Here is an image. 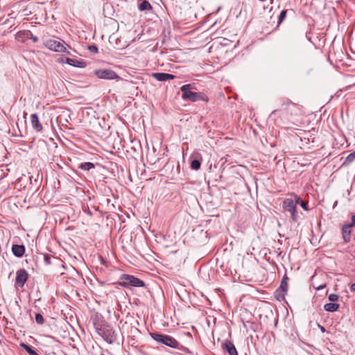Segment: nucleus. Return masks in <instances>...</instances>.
<instances>
[{"mask_svg": "<svg viewBox=\"0 0 355 355\" xmlns=\"http://www.w3.org/2000/svg\"><path fill=\"white\" fill-rule=\"evenodd\" d=\"M301 108L297 104L294 103L291 100L286 99L281 103L280 108L273 110L269 118L274 121L277 126L285 128L292 129L299 126L301 121L299 116L301 115Z\"/></svg>", "mask_w": 355, "mask_h": 355, "instance_id": "f257e3e1", "label": "nucleus"}, {"mask_svg": "<svg viewBox=\"0 0 355 355\" xmlns=\"http://www.w3.org/2000/svg\"><path fill=\"white\" fill-rule=\"evenodd\" d=\"M96 332L110 344L116 342L117 333L107 322H94Z\"/></svg>", "mask_w": 355, "mask_h": 355, "instance_id": "f03ea898", "label": "nucleus"}, {"mask_svg": "<svg viewBox=\"0 0 355 355\" xmlns=\"http://www.w3.org/2000/svg\"><path fill=\"white\" fill-rule=\"evenodd\" d=\"M195 89L193 84L184 85L180 87L182 92V98L191 102L204 101L208 102V96L203 92H195L192 90Z\"/></svg>", "mask_w": 355, "mask_h": 355, "instance_id": "7ed1b4c3", "label": "nucleus"}, {"mask_svg": "<svg viewBox=\"0 0 355 355\" xmlns=\"http://www.w3.org/2000/svg\"><path fill=\"white\" fill-rule=\"evenodd\" d=\"M116 284L124 288H130V286L143 287L145 286L144 282L140 279L127 274L122 275L119 281Z\"/></svg>", "mask_w": 355, "mask_h": 355, "instance_id": "20e7f679", "label": "nucleus"}, {"mask_svg": "<svg viewBox=\"0 0 355 355\" xmlns=\"http://www.w3.org/2000/svg\"><path fill=\"white\" fill-rule=\"evenodd\" d=\"M64 44L65 42L59 38H58V40L48 39L44 41V46L48 49L55 52L66 53L70 55V52L67 51Z\"/></svg>", "mask_w": 355, "mask_h": 355, "instance_id": "39448f33", "label": "nucleus"}, {"mask_svg": "<svg viewBox=\"0 0 355 355\" xmlns=\"http://www.w3.org/2000/svg\"><path fill=\"white\" fill-rule=\"evenodd\" d=\"M282 208L290 214L293 222H297L299 218L297 211V204L294 197L285 198L282 202Z\"/></svg>", "mask_w": 355, "mask_h": 355, "instance_id": "423d86ee", "label": "nucleus"}, {"mask_svg": "<svg viewBox=\"0 0 355 355\" xmlns=\"http://www.w3.org/2000/svg\"><path fill=\"white\" fill-rule=\"evenodd\" d=\"M151 337L157 342L162 343L170 347L178 349L180 343L173 337L159 333H151Z\"/></svg>", "mask_w": 355, "mask_h": 355, "instance_id": "0eeeda50", "label": "nucleus"}, {"mask_svg": "<svg viewBox=\"0 0 355 355\" xmlns=\"http://www.w3.org/2000/svg\"><path fill=\"white\" fill-rule=\"evenodd\" d=\"M94 74L101 79L113 80L119 78V76L111 69L96 70Z\"/></svg>", "mask_w": 355, "mask_h": 355, "instance_id": "6e6552de", "label": "nucleus"}, {"mask_svg": "<svg viewBox=\"0 0 355 355\" xmlns=\"http://www.w3.org/2000/svg\"><path fill=\"white\" fill-rule=\"evenodd\" d=\"M28 278V274L25 269L18 270L16 272L15 286L22 288L27 282Z\"/></svg>", "mask_w": 355, "mask_h": 355, "instance_id": "1a4fd4ad", "label": "nucleus"}, {"mask_svg": "<svg viewBox=\"0 0 355 355\" xmlns=\"http://www.w3.org/2000/svg\"><path fill=\"white\" fill-rule=\"evenodd\" d=\"M223 349L230 355H238L234 345L230 340H225L222 345Z\"/></svg>", "mask_w": 355, "mask_h": 355, "instance_id": "9d476101", "label": "nucleus"}, {"mask_svg": "<svg viewBox=\"0 0 355 355\" xmlns=\"http://www.w3.org/2000/svg\"><path fill=\"white\" fill-rule=\"evenodd\" d=\"M152 76L155 78L157 80L161 82L168 81L175 78L174 75L167 73H152Z\"/></svg>", "mask_w": 355, "mask_h": 355, "instance_id": "9b49d317", "label": "nucleus"}, {"mask_svg": "<svg viewBox=\"0 0 355 355\" xmlns=\"http://www.w3.org/2000/svg\"><path fill=\"white\" fill-rule=\"evenodd\" d=\"M31 122L33 128L37 132H41L43 130V126L41 124L37 114H32L31 115Z\"/></svg>", "mask_w": 355, "mask_h": 355, "instance_id": "f8f14e48", "label": "nucleus"}, {"mask_svg": "<svg viewBox=\"0 0 355 355\" xmlns=\"http://www.w3.org/2000/svg\"><path fill=\"white\" fill-rule=\"evenodd\" d=\"M12 252L17 257H21L25 252V247L24 245L14 244L12 246Z\"/></svg>", "mask_w": 355, "mask_h": 355, "instance_id": "ddd939ff", "label": "nucleus"}, {"mask_svg": "<svg viewBox=\"0 0 355 355\" xmlns=\"http://www.w3.org/2000/svg\"><path fill=\"white\" fill-rule=\"evenodd\" d=\"M29 35H31V31H21L17 33L15 35V39L20 42H25L29 40Z\"/></svg>", "mask_w": 355, "mask_h": 355, "instance_id": "4468645a", "label": "nucleus"}, {"mask_svg": "<svg viewBox=\"0 0 355 355\" xmlns=\"http://www.w3.org/2000/svg\"><path fill=\"white\" fill-rule=\"evenodd\" d=\"M65 62L71 66L76 67H79V68H83L86 66L85 62L82 60H78L71 59L69 58H66Z\"/></svg>", "mask_w": 355, "mask_h": 355, "instance_id": "2eb2a0df", "label": "nucleus"}, {"mask_svg": "<svg viewBox=\"0 0 355 355\" xmlns=\"http://www.w3.org/2000/svg\"><path fill=\"white\" fill-rule=\"evenodd\" d=\"M351 228L350 225H347L345 224L342 228V234L343 240L345 243H348L350 241L351 239Z\"/></svg>", "mask_w": 355, "mask_h": 355, "instance_id": "dca6fc26", "label": "nucleus"}, {"mask_svg": "<svg viewBox=\"0 0 355 355\" xmlns=\"http://www.w3.org/2000/svg\"><path fill=\"white\" fill-rule=\"evenodd\" d=\"M291 197L295 198L297 205H300L302 207V208L306 211L309 210L308 207V202L304 201L300 196L295 193H291Z\"/></svg>", "mask_w": 355, "mask_h": 355, "instance_id": "f3484780", "label": "nucleus"}, {"mask_svg": "<svg viewBox=\"0 0 355 355\" xmlns=\"http://www.w3.org/2000/svg\"><path fill=\"white\" fill-rule=\"evenodd\" d=\"M340 305L338 303L329 302L324 305V309L328 312H335L338 311Z\"/></svg>", "mask_w": 355, "mask_h": 355, "instance_id": "a211bd4d", "label": "nucleus"}, {"mask_svg": "<svg viewBox=\"0 0 355 355\" xmlns=\"http://www.w3.org/2000/svg\"><path fill=\"white\" fill-rule=\"evenodd\" d=\"M138 4V9L140 11L150 10L153 9L151 4L147 0L141 1Z\"/></svg>", "mask_w": 355, "mask_h": 355, "instance_id": "6ab92c4d", "label": "nucleus"}, {"mask_svg": "<svg viewBox=\"0 0 355 355\" xmlns=\"http://www.w3.org/2000/svg\"><path fill=\"white\" fill-rule=\"evenodd\" d=\"M286 294V292L283 291L282 290H281L279 288H277L275 291L274 295L277 300L281 302L284 300Z\"/></svg>", "mask_w": 355, "mask_h": 355, "instance_id": "aec40b11", "label": "nucleus"}, {"mask_svg": "<svg viewBox=\"0 0 355 355\" xmlns=\"http://www.w3.org/2000/svg\"><path fill=\"white\" fill-rule=\"evenodd\" d=\"M94 164L92 162H83L79 164L78 168L83 171H89L94 168Z\"/></svg>", "mask_w": 355, "mask_h": 355, "instance_id": "412c9836", "label": "nucleus"}, {"mask_svg": "<svg viewBox=\"0 0 355 355\" xmlns=\"http://www.w3.org/2000/svg\"><path fill=\"white\" fill-rule=\"evenodd\" d=\"M288 280V278L286 277V275H284V277L282 278V280L281 282L279 288L282 290L283 291L287 292Z\"/></svg>", "mask_w": 355, "mask_h": 355, "instance_id": "4be33fe9", "label": "nucleus"}, {"mask_svg": "<svg viewBox=\"0 0 355 355\" xmlns=\"http://www.w3.org/2000/svg\"><path fill=\"white\" fill-rule=\"evenodd\" d=\"M21 346L28 355H39L31 346L24 343H22Z\"/></svg>", "mask_w": 355, "mask_h": 355, "instance_id": "5701e85b", "label": "nucleus"}, {"mask_svg": "<svg viewBox=\"0 0 355 355\" xmlns=\"http://www.w3.org/2000/svg\"><path fill=\"white\" fill-rule=\"evenodd\" d=\"M201 166V162L197 159H194L191 162V168L193 170L197 171L200 169Z\"/></svg>", "mask_w": 355, "mask_h": 355, "instance_id": "b1692460", "label": "nucleus"}, {"mask_svg": "<svg viewBox=\"0 0 355 355\" xmlns=\"http://www.w3.org/2000/svg\"><path fill=\"white\" fill-rule=\"evenodd\" d=\"M288 10H283L281 11L279 17H278V21H277V26L281 24L284 20L285 19L286 15H287Z\"/></svg>", "mask_w": 355, "mask_h": 355, "instance_id": "393cba45", "label": "nucleus"}, {"mask_svg": "<svg viewBox=\"0 0 355 355\" xmlns=\"http://www.w3.org/2000/svg\"><path fill=\"white\" fill-rule=\"evenodd\" d=\"M35 318V321H36V322L37 324H44V318H43V316L42 315L41 313H36Z\"/></svg>", "mask_w": 355, "mask_h": 355, "instance_id": "a878e982", "label": "nucleus"}, {"mask_svg": "<svg viewBox=\"0 0 355 355\" xmlns=\"http://www.w3.org/2000/svg\"><path fill=\"white\" fill-rule=\"evenodd\" d=\"M355 159V151L349 154L345 158V163H351Z\"/></svg>", "mask_w": 355, "mask_h": 355, "instance_id": "bb28decb", "label": "nucleus"}, {"mask_svg": "<svg viewBox=\"0 0 355 355\" xmlns=\"http://www.w3.org/2000/svg\"><path fill=\"white\" fill-rule=\"evenodd\" d=\"M339 298V296L337 294L331 293L328 296V300L331 302H336Z\"/></svg>", "mask_w": 355, "mask_h": 355, "instance_id": "cd10ccee", "label": "nucleus"}, {"mask_svg": "<svg viewBox=\"0 0 355 355\" xmlns=\"http://www.w3.org/2000/svg\"><path fill=\"white\" fill-rule=\"evenodd\" d=\"M88 50H89L90 52L94 53H98V47H97L96 45H94V44H93V45H89V46H88Z\"/></svg>", "mask_w": 355, "mask_h": 355, "instance_id": "c85d7f7f", "label": "nucleus"}, {"mask_svg": "<svg viewBox=\"0 0 355 355\" xmlns=\"http://www.w3.org/2000/svg\"><path fill=\"white\" fill-rule=\"evenodd\" d=\"M51 255H49L48 254H45L44 255V263L46 265L51 264Z\"/></svg>", "mask_w": 355, "mask_h": 355, "instance_id": "c756f323", "label": "nucleus"}, {"mask_svg": "<svg viewBox=\"0 0 355 355\" xmlns=\"http://www.w3.org/2000/svg\"><path fill=\"white\" fill-rule=\"evenodd\" d=\"M347 225H350V227H352L355 225V215H353L351 218V222L347 224Z\"/></svg>", "mask_w": 355, "mask_h": 355, "instance_id": "7c9ffc66", "label": "nucleus"}, {"mask_svg": "<svg viewBox=\"0 0 355 355\" xmlns=\"http://www.w3.org/2000/svg\"><path fill=\"white\" fill-rule=\"evenodd\" d=\"M29 40H32L33 42H38L37 37L33 35V33L31 32V35H29Z\"/></svg>", "mask_w": 355, "mask_h": 355, "instance_id": "2f4dec72", "label": "nucleus"}, {"mask_svg": "<svg viewBox=\"0 0 355 355\" xmlns=\"http://www.w3.org/2000/svg\"><path fill=\"white\" fill-rule=\"evenodd\" d=\"M326 287V284H321L317 287H315V289L318 291L322 290Z\"/></svg>", "mask_w": 355, "mask_h": 355, "instance_id": "473e14b6", "label": "nucleus"}, {"mask_svg": "<svg viewBox=\"0 0 355 355\" xmlns=\"http://www.w3.org/2000/svg\"><path fill=\"white\" fill-rule=\"evenodd\" d=\"M318 327L320 328V331H321L322 333H324V332L325 331V328H324L323 326H322V325H320V324H318Z\"/></svg>", "mask_w": 355, "mask_h": 355, "instance_id": "72a5a7b5", "label": "nucleus"}, {"mask_svg": "<svg viewBox=\"0 0 355 355\" xmlns=\"http://www.w3.org/2000/svg\"><path fill=\"white\" fill-rule=\"evenodd\" d=\"M350 289L352 291L355 292V283H354L351 285Z\"/></svg>", "mask_w": 355, "mask_h": 355, "instance_id": "f704fd0d", "label": "nucleus"}]
</instances>
